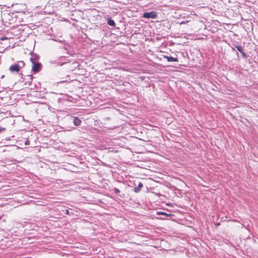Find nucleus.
I'll return each mask as SVG.
<instances>
[{
  "label": "nucleus",
  "mask_w": 258,
  "mask_h": 258,
  "mask_svg": "<svg viewBox=\"0 0 258 258\" xmlns=\"http://www.w3.org/2000/svg\"><path fill=\"white\" fill-rule=\"evenodd\" d=\"M135 191H136V192H137L138 190H137V189L136 188V190H135Z\"/></svg>",
  "instance_id": "13"
},
{
  "label": "nucleus",
  "mask_w": 258,
  "mask_h": 258,
  "mask_svg": "<svg viewBox=\"0 0 258 258\" xmlns=\"http://www.w3.org/2000/svg\"><path fill=\"white\" fill-rule=\"evenodd\" d=\"M17 66H19V69H20L22 67L24 66V62L23 61H19L18 64H17Z\"/></svg>",
  "instance_id": "7"
},
{
  "label": "nucleus",
  "mask_w": 258,
  "mask_h": 258,
  "mask_svg": "<svg viewBox=\"0 0 258 258\" xmlns=\"http://www.w3.org/2000/svg\"><path fill=\"white\" fill-rule=\"evenodd\" d=\"M107 24L111 26H112V27H114L115 26V22L114 21V20H112L111 19H108V20H107Z\"/></svg>",
  "instance_id": "6"
},
{
  "label": "nucleus",
  "mask_w": 258,
  "mask_h": 258,
  "mask_svg": "<svg viewBox=\"0 0 258 258\" xmlns=\"http://www.w3.org/2000/svg\"><path fill=\"white\" fill-rule=\"evenodd\" d=\"M5 130V128H3V127H1L0 128V132L4 131Z\"/></svg>",
  "instance_id": "11"
},
{
  "label": "nucleus",
  "mask_w": 258,
  "mask_h": 258,
  "mask_svg": "<svg viewBox=\"0 0 258 258\" xmlns=\"http://www.w3.org/2000/svg\"><path fill=\"white\" fill-rule=\"evenodd\" d=\"M188 21H182L181 22H180V24H185L186 23H187Z\"/></svg>",
  "instance_id": "10"
},
{
  "label": "nucleus",
  "mask_w": 258,
  "mask_h": 258,
  "mask_svg": "<svg viewBox=\"0 0 258 258\" xmlns=\"http://www.w3.org/2000/svg\"><path fill=\"white\" fill-rule=\"evenodd\" d=\"M33 66H32V71L34 73H37L39 72L40 70V66L41 64L39 63H35L34 62H33Z\"/></svg>",
  "instance_id": "2"
},
{
  "label": "nucleus",
  "mask_w": 258,
  "mask_h": 258,
  "mask_svg": "<svg viewBox=\"0 0 258 258\" xmlns=\"http://www.w3.org/2000/svg\"><path fill=\"white\" fill-rule=\"evenodd\" d=\"M73 123L75 125L77 126L81 124V120L78 117H75L74 118Z\"/></svg>",
  "instance_id": "5"
},
{
  "label": "nucleus",
  "mask_w": 258,
  "mask_h": 258,
  "mask_svg": "<svg viewBox=\"0 0 258 258\" xmlns=\"http://www.w3.org/2000/svg\"><path fill=\"white\" fill-rule=\"evenodd\" d=\"M11 72H18L20 71L19 66L17 64H14L10 66L9 68Z\"/></svg>",
  "instance_id": "3"
},
{
  "label": "nucleus",
  "mask_w": 258,
  "mask_h": 258,
  "mask_svg": "<svg viewBox=\"0 0 258 258\" xmlns=\"http://www.w3.org/2000/svg\"><path fill=\"white\" fill-rule=\"evenodd\" d=\"M28 144H29V141H26V142H25V144H26V145H28Z\"/></svg>",
  "instance_id": "12"
},
{
  "label": "nucleus",
  "mask_w": 258,
  "mask_h": 258,
  "mask_svg": "<svg viewBox=\"0 0 258 258\" xmlns=\"http://www.w3.org/2000/svg\"><path fill=\"white\" fill-rule=\"evenodd\" d=\"M143 187V184L141 183H140L138 185V188L139 189Z\"/></svg>",
  "instance_id": "9"
},
{
  "label": "nucleus",
  "mask_w": 258,
  "mask_h": 258,
  "mask_svg": "<svg viewBox=\"0 0 258 258\" xmlns=\"http://www.w3.org/2000/svg\"><path fill=\"white\" fill-rule=\"evenodd\" d=\"M163 57L167 59L168 61H175L177 62L178 59L177 58H174L171 56H168L166 55H164Z\"/></svg>",
  "instance_id": "4"
},
{
  "label": "nucleus",
  "mask_w": 258,
  "mask_h": 258,
  "mask_svg": "<svg viewBox=\"0 0 258 258\" xmlns=\"http://www.w3.org/2000/svg\"><path fill=\"white\" fill-rule=\"evenodd\" d=\"M158 13L155 11H151L150 12H146L143 15V17L147 19H156L157 18Z\"/></svg>",
  "instance_id": "1"
},
{
  "label": "nucleus",
  "mask_w": 258,
  "mask_h": 258,
  "mask_svg": "<svg viewBox=\"0 0 258 258\" xmlns=\"http://www.w3.org/2000/svg\"><path fill=\"white\" fill-rule=\"evenodd\" d=\"M236 48L239 52L243 53V52L242 51V47L241 46H236Z\"/></svg>",
  "instance_id": "8"
}]
</instances>
